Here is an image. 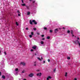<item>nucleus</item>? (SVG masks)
<instances>
[{"instance_id":"obj_1","label":"nucleus","mask_w":80,"mask_h":80,"mask_svg":"<svg viewBox=\"0 0 80 80\" xmlns=\"http://www.w3.org/2000/svg\"><path fill=\"white\" fill-rule=\"evenodd\" d=\"M79 41L80 38H79L78 37H77V40L74 41V42L76 44L78 43L79 45V47H80V41Z\"/></svg>"},{"instance_id":"obj_2","label":"nucleus","mask_w":80,"mask_h":80,"mask_svg":"<svg viewBox=\"0 0 80 80\" xmlns=\"http://www.w3.org/2000/svg\"><path fill=\"white\" fill-rule=\"evenodd\" d=\"M18 68H16L14 72V73L16 75H17L16 74L18 73Z\"/></svg>"},{"instance_id":"obj_3","label":"nucleus","mask_w":80,"mask_h":80,"mask_svg":"<svg viewBox=\"0 0 80 80\" xmlns=\"http://www.w3.org/2000/svg\"><path fill=\"white\" fill-rule=\"evenodd\" d=\"M34 75V74L33 73H31L30 74H29V76L30 77H33V76Z\"/></svg>"},{"instance_id":"obj_4","label":"nucleus","mask_w":80,"mask_h":80,"mask_svg":"<svg viewBox=\"0 0 80 80\" xmlns=\"http://www.w3.org/2000/svg\"><path fill=\"white\" fill-rule=\"evenodd\" d=\"M32 22H33V23H34L35 25H37V22L35 21V20H32Z\"/></svg>"},{"instance_id":"obj_5","label":"nucleus","mask_w":80,"mask_h":80,"mask_svg":"<svg viewBox=\"0 0 80 80\" xmlns=\"http://www.w3.org/2000/svg\"><path fill=\"white\" fill-rule=\"evenodd\" d=\"M51 78H52V77H51V76H48L47 78V80H49V79H51Z\"/></svg>"},{"instance_id":"obj_6","label":"nucleus","mask_w":80,"mask_h":80,"mask_svg":"<svg viewBox=\"0 0 80 80\" xmlns=\"http://www.w3.org/2000/svg\"><path fill=\"white\" fill-rule=\"evenodd\" d=\"M37 76H39V77H40L41 75H42V73H41V72L38 73L37 74Z\"/></svg>"},{"instance_id":"obj_7","label":"nucleus","mask_w":80,"mask_h":80,"mask_svg":"<svg viewBox=\"0 0 80 80\" xmlns=\"http://www.w3.org/2000/svg\"><path fill=\"white\" fill-rule=\"evenodd\" d=\"M58 28H57L54 30L55 33H57V32H58Z\"/></svg>"},{"instance_id":"obj_8","label":"nucleus","mask_w":80,"mask_h":80,"mask_svg":"<svg viewBox=\"0 0 80 80\" xmlns=\"http://www.w3.org/2000/svg\"><path fill=\"white\" fill-rule=\"evenodd\" d=\"M20 64H21V65H25V63L24 62H21V63Z\"/></svg>"},{"instance_id":"obj_9","label":"nucleus","mask_w":80,"mask_h":80,"mask_svg":"<svg viewBox=\"0 0 80 80\" xmlns=\"http://www.w3.org/2000/svg\"><path fill=\"white\" fill-rule=\"evenodd\" d=\"M32 48L34 49V50H35L36 48H37V47L36 46H33L32 47Z\"/></svg>"},{"instance_id":"obj_10","label":"nucleus","mask_w":80,"mask_h":80,"mask_svg":"<svg viewBox=\"0 0 80 80\" xmlns=\"http://www.w3.org/2000/svg\"><path fill=\"white\" fill-rule=\"evenodd\" d=\"M27 14L28 15H29L30 14V12H28L27 13Z\"/></svg>"},{"instance_id":"obj_11","label":"nucleus","mask_w":80,"mask_h":80,"mask_svg":"<svg viewBox=\"0 0 80 80\" xmlns=\"http://www.w3.org/2000/svg\"><path fill=\"white\" fill-rule=\"evenodd\" d=\"M32 20H30V24H31V25H32Z\"/></svg>"},{"instance_id":"obj_12","label":"nucleus","mask_w":80,"mask_h":80,"mask_svg":"<svg viewBox=\"0 0 80 80\" xmlns=\"http://www.w3.org/2000/svg\"><path fill=\"white\" fill-rule=\"evenodd\" d=\"M41 44H42V45L43 44V43H44V42H43L41 41Z\"/></svg>"},{"instance_id":"obj_13","label":"nucleus","mask_w":80,"mask_h":80,"mask_svg":"<svg viewBox=\"0 0 80 80\" xmlns=\"http://www.w3.org/2000/svg\"><path fill=\"white\" fill-rule=\"evenodd\" d=\"M26 8H27V9H28V10H29V9H30V8H29V7H28V6H26Z\"/></svg>"},{"instance_id":"obj_14","label":"nucleus","mask_w":80,"mask_h":80,"mask_svg":"<svg viewBox=\"0 0 80 80\" xmlns=\"http://www.w3.org/2000/svg\"><path fill=\"white\" fill-rule=\"evenodd\" d=\"M38 60H40V61H42V60L41 59H40L39 58H38Z\"/></svg>"},{"instance_id":"obj_15","label":"nucleus","mask_w":80,"mask_h":80,"mask_svg":"<svg viewBox=\"0 0 80 80\" xmlns=\"http://www.w3.org/2000/svg\"><path fill=\"white\" fill-rule=\"evenodd\" d=\"M73 32L72 30H71V33L72 35H73Z\"/></svg>"},{"instance_id":"obj_16","label":"nucleus","mask_w":80,"mask_h":80,"mask_svg":"<svg viewBox=\"0 0 80 80\" xmlns=\"http://www.w3.org/2000/svg\"><path fill=\"white\" fill-rule=\"evenodd\" d=\"M65 76V77H67V72H66Z\"/></svg>"},{"instance_id":"obj_17","label":"nucleus","mask_w":80,"mask_h":80,"mask_svg":"<svg viewBox=\"0 0 80 80\" xmlns=\"http://www.w3.org/2000/svg\"><path fill=\"white\" fill-rule=\"evenodd\" d=\"M43 28L44 30H47V28L46 27H44Z\"/></svg>"},{"instance_id":"obj_18","label":"nucleus","mask_w":80,"mask_h":80,"mask_svg":"<svg viewBox=\"0 0 80 80\" xmlns=\"http://www.w3.org/2000/svg\"><path fill=\"white\" fill-rule=\"evenodd\" d=\"M34 66H36V62H34Z\"/></svg>"},{"instance_id":"obj_19","label":"nucleus","mask_w":80,"mask_h":80,"mask_svg":"<svg viewBox=\"0 0 80 80\" xmlns=\"http://www.w3.org/2000/svg\"><path fill=\"white\" fill-rule=\"evenodd\" d=\"M16 23L17 26H18V22H16Z\"/></svg>"},{"instance_id":"obj_20","label":"nucleus","mask_w":80,"mask_h":80,"mask_svg":"<svg viewBox=\"0 0 80 80\" xmlns=\"http://www.w3.org/2000/svg\"><path fill=\"white\" fill-rule=\"evenodd\" d=\"M2 78H5V77L4 76H2Z\"/></svg>"},{"instance_id":"obj_21","label":"nucleus","mask_w":80,"mask_h":80,"mask_svg":"<svg viewBox=\"0 0 80 80\" xmlns=\"http://www.w3.org/2000/svg\"><path fill=\"white\" fill-rule=\"evenodd\" d=\"M22 6H25V4H22Z\"/></svg>"},{"instance_id":"obj_22","label":"nucleus","mask_w":80,"mask_h":80,"mask_svg":"<svg viewBox=\"0 0 80 80\" xmlns=\"http://www.w3.org/2000/svg\"><path fill=\"white\" fill-rule=\"evenodd\" d=\"M70 31L69 30H68L67 31V33H70Z\"/></svg>"},{"instance_id":"obj_23","label":"nucleus","mask_w":80,"mask_h":80,"mask_svg":"<svg viewBox=\"0 0 80 80\" xmlns=\"http://www.w3.org/2000/svg\"><path fill=\"white\" fill-rule=\"evenodd\" d=\"M29 37L30 38H32V35H29Z\"/></svg>"},{"instance_id":"obj_24","label":"nucleus","mask_w":80,"mask_h":80,"mask_svg":"<svg viewBox=\"0 0 80 80\" xmlns=\"http://www.w3.org/2000/svg\"><path fill=\"white\" fill-rule=\"evenodd\" d=\"M47 39H50V37L48 36L47 37Z\"/></svg>"},{"instance_id":"obj_25","label":"nucleus","mask_w":80,"mask_h":80,"mask_svg":"<svg viewBox=\"0 0 80 80\" xmlns=\"http://www.w3.org/2000/svg\"><path fill=\"white\" fill-rule=\"evenodd\" d=\"M33 30H37V29L36 28H33Z\"/></svg>"},{"instance_id":"obj_26","label":"nucleus","mask_w":80,"mask_h":80,"mask_svg":"<svg viewBox=\"0 0 80 80\" xmlns=\"http://www.w3.org/2000/svg\"><path fill=\"white\" fill-rule=\"evenodd\" d=\"M31 34L32 35H33V32H32L31 33Z\"/></svg>"},{"instance_id":"obj_27","label":"nucleus","mask_w":80,"mask_h":80,"mask_svg":"<svg viewBox=\"0 0 80 80\" xmlns=\"http://www.w3.org/2000/svg\"><path fill=\"white\" fill-rule=\"evenodd\" d=\"M53 72H56V69H55L54 70Z\"/></svg>"},{"instance_id":"obj_28","label":"nucleus","mask_w":80,"mask_h":80,"mask_svg":"<svg viewBox=\"0 0 80 80\" xmlns=\"http://www.w3.org/2000/svg\"><path fill=\"white\" fill-rule=\"evenodd\" d=\"M68 60H70V57H68Z\"/></svg>"},{"instance_id":"obj_29","label":"nucleus","mask_w":80,"mask_h":80,"mask_svg":"<svg viewBox=\"0 0 80 80\" xmlns=\"http://www.w3.org/2000/svg\"><path fill=\"white\" fill-rule=\"evenodd\" d=\"M52 30H50V33H52Z\"/></svg>"},{"instance_id":"obj_30","label":"nucleus","mask_w":80,"mask_h":80,"mask_svg":"<svg viewBox=\"0 0 80 80\" xmlns=\"http://www.w3.org/2000/svg\"><path fill=\"white\" fill-rule=\"evenodd\" d=\"M4 55H7V53H6V52H4Z\"/></svg>"},{"instance_id":"obj_31","label":"nucleus","mask_w":80,"mask_h":80,"mask_svg":"<svg viewBox=\"0 0 80 80\" xmlns=\"http://www.w3.org/2000/svg\"><path fill=\"white\" fill-rule=\"evenodd\" d=\"M48 62H50V59H48Z\"/></svg>"},{"instance_id":"obj_32","label":"nucleus","mask_w":80,"mask_h":80,"mask_svg":"<svg viewBox=\"0 0 80 80\" xmlns=\"http://www.w3.org/2000/svg\"><path fill=\"white\" fill-rule=\"evenodd\" d=\"M17 12H18V13H20V12L19 11V10H18Z\"/></svg>"},{"instance_id":"obj_33","label":"nucleus","mask_w":80,"mask_h":80,"mask_svg":"<svg viewBox=\"0 0 80 80\" xmlns=\"http://www.w3.org/2000/svg\"><path fill=\"white\" fill-rule=\"evenodd\" d=\"M18 16H20V13H18Z\"/></svg>"},{"instance_id":"obj_34","label":"nucleus","mask_w":80,"mask_h":80,"mask_svg":"<svg viewBox=\"0 0 80 80\" xmlns=\"http://www.w3.org/2000/svg\"><path fill=\"white\" fill-rule=\"evenodd\" d=\"M35 2V1L34 0L33 1V3H34Z\"/></svg>"},{"instance_id":"obj_35","label":"nucleus","mask_w":80,"mask_h":80,"mask_svg":"<svg viewBox=\"0 0 80 80\" xmlns=\"http://www.w3.org/2000/svg\"><path fill=\"white\" fill-rule=\"evenodd\" d=\"M42 37H44V35H42Z\"/></svg>"},{"instance_id":"obj_36","label":"nucleus","mask_w":80,"mask_h":80,"mask_svg":"<svg viewBox=\"0 0 80 80\" xmlns=\"http://www.w3.org/2000/svg\"><path fill=\"white\" fill-rule=\"evenodd\" d=\"M1 64H2V65H3V62L2 63V62H1Z\"/></svg>"},{"instance_id":"obj_37","label":"nucleus","mask_w":80,"mask_h":80,"mask_svg":"<svg viewBox=\"0 0 80 80\" xmlns=\"http://www.w3.org/2000/svg\"><path fill=\"white\" fill-rule=\"evenodd\" d=\"M31 52H33V49H31Z\"/></svg>"},{"instance_id":"obj_38","label":"nucleus","mask_w":80,"mask_h":80,"mask_svg":"<svg viewBox=\"0 0 80 80\" xmlns=\"http://www.w3.org/2000/svg\"><path fill=\"white\" fill-rule=\"evenodd\" d=\"M28 28H26V29L27 30H28Z\"/></svg>"},{"instance_id":"obj_39","label":"nucleus","mask_w":80,"mask_h":80,"mask_svg":"<svg viewBox=\"0 0 80 80\" xmlns=\"http://www.w3.org/2000/svg\"><path fill=\"white\" fill-rule=\"evenodd\" d=\"M2 72H0V76L2 75Z\"/></svg>"},{"instance_id":"obj_40","label":"nucleus","mask_w":80,"mask_h":80,"mask_svg":"<svg viewBox=\"0 0 80 80\" xmlns=\"http://www.w3.org/2000/svg\"><path fill=\"white\" fill-rule=\"evenodd\" d=\"M42 40H45V38H43L42 39Z\"/></svg>"},{"instance_id":"obj_41","label":"nucleus","mask_w":80,"mask_h":80,"mask_svg":"<svg viewBox=\"0 0 80 80\" xmlns=\"http://www.w3.org/2000/svg\"><path fill=\"white\" fill-rule=\"evenodd\" d=\"M43 63H45V61H44L43 62Z\"/></svg>"},{"instance_id":"obj_42","label":"nucleus","mask_w":80,"mask_h":80,"mask_svg":"<svg viewBox=\"0 0 80 80\" xmlns=\"http://www.w3.org/2000/svg\"><path fill=\"white\" fill-rule=\"evenodd\" d=\"M72 37H74V35H73L72 34Z\"/></svg>"},{"instance_id":"obj_43","label":"nucleus","mask_w":80,"mask_h":80,"mask_svg":"<svg viewBox=\"0 0 80 80\" xmlns=\"http://www.w3.org/2000/svg\"><path fill=\"white\" fill-rule=\"evenodd\" d=\"M74 80H77V78H74Z\"/></svg>"},{"instance_id":"obj_44","label":"nucleus","mask_w":80,"mask_h":80,"mask_svg":"<svg viewBox=\"0 0 80 80\" xmlns=\"http://www.w3.org/2000/svg\"><path fill=\"white\" fill-rule=\"evenodd\" d=\"M37 34L38 35H40V34H39V33H37Z\"/></svg>"},{"instance_id":"obj_45","label":"nucleus","mask_w":80,"mask_h":80,"mask_svg":"<svg viewBox=\"0 0 80 80\" xmlns=\"http://www.w3.org/2000/svg\"><path fill=\"white\" fill-rule=\"evenodd\" d=\"M22 3H23V0H22Z\"/></svg>"},{"instance_id":"obj_46","label":"nucleus","mask_w":80,"mask_h":80,"mask_svg":"<svg viewBox=\"0 0 80 80\" xmlns=\"http://www.w3.org/2000/svg\"><path fill=\"white\" fill-rule=\"evenodd\" d=\"M23 80H27V79H24Z\"/></svg>"},{"instance_id":"obj_47","label":"nucleus","mask_w":80,"mask_h":80,"mask_svg":"<svg viewBox=\"0 0 80 80\" xmlns=\"http://www.w3.org/2000/svg\"><path fill=\"white\" fill-rule=\"evenodd\" d=\"M41 59H43V58L42 57H41Z\"/></svg>"},{"instance_id":"obj_48","label":"nucleus","mask_w":80,"mask_h":80,"mask_svg":"<svg viewBox=\"0 0 80 80\" xmlns=\"http://www.w3.org/2000/svg\"><path fill=\"white\" fill-rule=\"evenodd\" d=\"M62 28H63V29H65V28L63 27Z\"/></svg>"},{"instance_id":"obj_49","label":"nucleus","mask_w":80,"mask_h":80,"mask_svg":"<svg viewBox=\"0 0 80 80\" xmlns=\"http://www.w3.org/2000/svg\"><path fill=\"white\" fill-rule=\"evenodd\" d=\"M35 55H37V54L36 53H35Z\"/></svg>"},{"instance_id":"obj_50","label":"nucleus","mask_w":80,"mask_h":80,"mask_svg":"<svg viewBox=\"0 0 80 80\" xmlns=\"http://www.w3.org/2000/svg\"><path fill=\"white\" fill-rule=\"evenodd\" d=\"M22 73H24V71H22Z\"/></svg>"},{"instance_id":"obj_51","label":"nucleus","mask_w":80,"mask_h":80,"mask_svg":"<svg viewBox=\"0 0 80 80\" xmlns=\"http://www.w3.org/2000/svg\"><path fill=\"white\" fill-rule=\"evenodd\" d=\"M1 53V51H0V54Z\"/></svg>"},{"instance_id":"obj_52","label":"nucleus","mask_w":80,"mask_h":80,"mask_svg":"<svg viewBox=\"0 0 80 80\" xmlns=\"http://www.w3.org/2000/svg\"><path fill=\"white\" fill-rule=\"evenodd\" d=\"M29 1H32V0H29Z\"/></svg>"},{"instance_id":"obj_53","label":"nucleus","mask_w":80,"mask_h":80,"mask_svg":"<svg viewBox=\"0 0 80 80\" xmlns=\"http://www.w3.org/2000/svg\"><path fill=\"white\" fill-rule=\"evenodd\" d=\"M40 80V79H39V80Z\"/></svg>"}]
</instances>
